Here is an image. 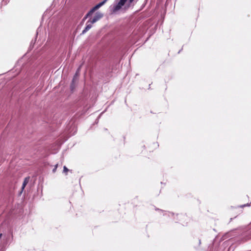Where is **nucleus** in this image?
Segmentation results:
<instances>
[{"label": "nucleus", "instance_id": "nucleus-19", "mask_svg": "<svg viewBox=\"0 0 251 251\" xmlns=\"http://www.w3.org/2000/svg\"><path fill=\"white\" fill-rule=\"evenodd\" d=\"M1 235H2V234H0V237H1Z\"/></svg>", "mask_w": 251, "mask_h": 251}, {"label": "nucleus", "instance_id": "nucleus-5", "mask_svg": "<svg viewBox=\"0 0 251 251\" xmlns=\"http://www.w3.org/2000/svg\"><path fill=\"white\" fill-rule=\"evenodd\" d=\"M107 0H103L102 1L100 2L99 3L95 5L94 7H93V9H94L95 10L98 9L101 6H102L107 1Z\"/></svg>", "mask_w": 251, "mask_h": 251}, {"label": "nucleus", "instance_id": "nucleus-3", "mask_svg": "<svg viewBox=\"0 0 251 251\" xmlns=\"http://www.w3.org/2000/svg\"><path fill=\"white\" fill-rule=\"evenodd\" d=\"M93 23H89L87 24V22L86 23V26L85 27V28L82 30V33L81 34H84L85 33H86L92 27Z\"/></svg>", "mask_w": 251, "mask_h": 251}, {"label": "nucleus", "instance_id": "nucleus-2", "mask_svg": "<svg viewBox=\"0 0 251 251\" xmlns=\"http://www.w3.org/2000/svg\"><path fill=\"white\" fill-rule=\"evenodd\" d=\"M127 0H120L119 1V2L113 5V12H116L118 10H119V9H120L122 7V6H123L125 2Z\"/></svg>", "mask_w": 251, "mask_h": 251}, {"label": "nucleus", "instance_id": "nucleus-13", "mask_svg": "<svg viewBox=\"0 0 251 251\" xmlns=\"http://www.w3.org/2000/svg\"><path fill=\"white\" fill-rule=\"evenodd\" d=\"M57 166H58V164H56L55 165V167H54V169L52 170V172L53 173H54L56 171V169L57 168Z\"/></svg>", "mask_w": 251, "mask_h": 251}, {"label": "nucleus", "instance_id": "nucleus-8", "mask_svg": "<svg viewBox=\"0 0 251 251\" xmlns=\"http://www.w3.org/2000/svg\"><path fill=\"white\" fill-rule=\"evenodd\" d=\"M28 179H29V178H28V177H26L25 178L24 181L22 184V191H23L25 189V186L26 185V184H27V183L28 182Z\"/></svg>", "mask_w": 251, "mask_h": 251}, {"label": "nucleus", "instance_id": "nucleus-6", "mask_svg": "<svg viewBox=\"0 0 251 251\" xmlns=\"http://www.w3.org/2000/svg\"><path fill=\"white\" fill-rule=\"evenodd\" d=\"M107 0H103L102 1L100 2L99 3L95 5L94 7H93V9H94L95 10L98 9L101 6H102L107 1Z\"/></svg>", "mask_w": 251, "mask_h": 251}, {"label": "nucleus", "instance_id": "nucleus-14", "mask_svg": "<svg viewBox=\"0 0 251 251\" xmlns=\"http://www.w3.org/2000/svg\"><path fill=\"white\" fill-rule=\"evenodd\" d=\"M87 18H87V17H86V16H85L83 17V19H82V21H81V24H83V22H84V21H85Z\"/></svg>", "mask_w": 251, "mask_h": 251}, {"label": "nucleus", "instance_id": "nucleus-4", "mask_svg": "<svg viewBox=\"0 0 251 251\" xmlns=\"http://www.w3.org/2000/svg\"><path fill=\"white\" fill-rule=\"evenodd\" d=\"M107 0H103L102 1L100 2L99 3L95 5L94 7H93V9H94L95 10L98 9L101 6H102L107 1Z\"/></svg>", "mask_w": 251, "mask_h": 251}, {"label": "nucleus", "instance_id": "nucleus-20", "mask_svg": "<svg viewBox=\"0 0 251 251\" xmlns=\"http://www.w3.org/2000/svg\"><path fill=\"white\" fill-rule=\"evenodd\" d=\"M250 238H251V236L250 237Z\"/></svg>", "mask_w": 251, "mask_h": 251}, {"label": "nucleus", "instance_id": "nucleus-7", "mask_svg": "<svg viewBox=\"0 0 251 251\" xmlns=\"http://www.w3.org/2000/svg\"><path fill=\"white\" fill-rule=\"evenodd\" d=\"M107 0H103L102 1L100 2L99 3L95 5L94 7H93V9H94L95 10L98 9L101 6H102L107 1Z\"/></svg>", "mask_w": 251, "mask_h": 251}, {"label": "nucleus", "instance_id": "nucleus-18", "mask_svg": "<svg viewBox=\"0 0 251 251\" xmlns=\"http://www.w3.org/2000/svg\"><path fill=\"white\" fill-rule=\"evenodd\" d=\"M34 43H35V41L33 42V41H31V44H34Z\"/></svg>", "mask_w": 251, "mask_h": 251}, {"label": "nucleus", "instance_id": "nucleus-1", "mask_svg": "<svg viewBox=\"0 0 251 251\" xmlns=\"http://www.w3.org/2000/svg\"><path fill=\"white\" fill-rule=\"evenodd\" d=\"M102 17H103V14L102 13H101L100 12H96L95 16L94 17V18L92 19H90L87 21V24L89 23L94 24V23H96V22H97L98 21H99Z\"/></svg>", "mask_w": 251, "mask_h": 251}, {"label": "nucleus", "instance_id": "nucleus-17", "mask_svg": "<svg viewBox=\"0 0 251 251\" xmlns=\"http://www.w3.org/2000/svg\"><path fill=\"white\" fill-rule=\"evenodd\" d=\"M134 0H129V3H132Z\"/></svg>", "mask_w": 251, "mask_h": 251}, {"label": "nucleus", "instance_id": "nucleus-12", "mask_svg": "<svg viewBox=\"0 0 251 251\" xmlns=\"http://www.w3.org/2000/svg\"><path fill=\"white\" fill-rule=\"evenodd\" d=\"M103 113V112L101 113L100 114L99 116V117L97 118V119H96L95 122L96 123H98V121H99V118L100 117V116L101 115V114Z\"/></svg>", "mask_w": 251, "mask_h": 251}, {"label": "nucleus", "instance_id": "nucleus-15", "mask_svg": "<svg viewBox=\"0 0 251 251\" xmlns=\"http://www.w3.org/2000/svg\"><path fill=\"white\" fill-rule=\"evenodd\" d=\"M155 210H159V211H162V212H163V211H162V210L159 209H158V208H156V209H155ZM163 212H164V213H163V215H165L166 214V212H164V211H163Z\"/></svg>", "mask_w": 251, "mask_h": 251}, {"label": "nucleus", "instance_id": "nucleus-9", "mask_svg": "<svg viewBox=\"0 0 251 251\" xmlns=\"http://www.w3.org/2000/svg\"><path fill=\"white\" fill-rule=\"evenodd\" d=\"M95 10L92 8L85 15L86 17L89 18L94 12Z\"/></svg>", "mask_w": 251, "mask_h": 251}, {"label": "nucleus", "instance_id": "nucleus-16", "mask_svg": "<svg viewBox=\"0 0 251 251\" xmlns=\"http://www.w3.org/2000/svg\"><path fill=\"white\" fill-rule=\"evenodd\" d=\"M77 75V72H76V73H75V75H74L73 81H74V80H75V77Z\"/></svg>", "mask_w": 251, "mask_h": 251}, {"label": "nucleus", "instance_id": "nucleus-11", "mask_svg": "<svg viewBox=\"0 0 251 251\" xmlns=\"http://www.w3.org/2000/svg\"><path fill=\"white\" fill-rule=\"evenodd\" d=\"M249 205H250V204L247 203V204H245L241 205L239 206L238 207H240V208H242V207H244L245 206H249Z\"/></svg>", "mask_w": 251, "mask_h": 251}, {"label": "nucleus", "instance_id": "nucleus-10", "mask_svg": "<svg viewBox=\"0 0 251 251\" xmlns=\"http://www.w3.org/2000/svg\"><path fill=\"white\" fill-rule=\"evenodd\" d=\"M68 171H69V170L66 167V166H64L63 167V172L67 173Z\"/></svg>", "mask_w": 251, "mask_h": 251}]
</instances>
